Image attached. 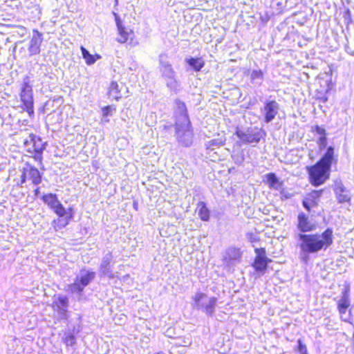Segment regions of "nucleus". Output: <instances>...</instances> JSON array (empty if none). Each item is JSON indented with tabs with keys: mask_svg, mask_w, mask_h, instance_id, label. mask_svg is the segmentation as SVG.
Returning a JSON list of instances; mask_svg holds the SVG:
<instances>
[{
	"mask_svg": "<svg viewBox=\"0 0 354 354\" xmlns=\"http://www.w3.org/2000/svg\"><path fill=\"white\" fill-rule=\"evenodd\" d=\"M346 51L351 55L354 56V39L351 41H348L345 46Z\"/></svg>",
	"mask_w": 354,
	"mask_h": 354,
	"instance_id": "nucleus-34",
	"label": "nucleus"
},
{
	"mask_svg": "<svg viewBox=\"0 0 354 354\" xmlns=\"http://www.w3.org/2000/svg\"><path fill=\"white\" fill-rule=\"evenodd\" d=\"M303 206L308 212L310 210V205H309V204H308V203L307 201H303Z\"/></svg>",
	"mask_w": 354,
	"mask_h": 354,
	"instance_id": "nucleus-38",
	"label": "nucleus"
},
{
	"mask_svg": "<svg viewBox=\"0 0 354 354\" xmlns=\"http://www.w3.org/2000/svg\"><path fill=\"white\" fill-rule=\"evenodd\" d=\"M124 89H126V87L122 83L119 84L118 82L113 81L109 88V94L115 100H119L122 96V90Z\"/></svg>",
	"mask_w": 354,
	"mask_h": 354,
	"instance_id": "nucleus-22",
	"label": "nucleus"
},
{
	"mask_svg": "<svg viewBox=\"0 0 354 354\" xmlns=\"http://www.w3.org/2000/svg\"><path fill=\"white\" fill-rule=\"evenodd\" d=\"M88 283V278L87 276L76 278L73 283L68 285L65 290L70 293L81 292Z\"/></svg>",
	"mask_w": 354,
	"mask_h": 354,
	"instance_id": "nucleus-19",
	"label": "nucleus"
},
{
	"mask_svg": "<svg viewBox=\"0 0 354 354\" xmlns=\"http://www.w3.org/2000/svg\"><path fill=\"white\" fill-rule=\"evenodd\" d=\"M64 342L67 346L74 345L75 344V335L72 333L66 334L64 337Z\"/></svg>",
	"mask_w": 354,
	"mask_h": 354,
	"instance_id": "nucleus-28",
	"label": "nucleus"
},
{
	"mask_svg": "<svg viewBox=\"0 0 354 354\" xmlns=\"http://www.w3.org/2000/svg\"><path fill=\"white\" fill-rule=\"evenodd\" d=\"M100 57L101 56L100 55L96 54L95 55H92L90 54V65L94 64L96 60L99 59Z\"/></svg>",
	"mask_w": 354,
	"mask_h": 354,
	"instance_id": "nucleus-35",
	"label": "nucleus"
},
{
	"mask_svg": "<svg viewBox=\"0 0 354 354\" xmlns=\"http://www.w3.org/2000/svg\"><path fill=\"white\" fill-rule=\"evenodd\" d=\"M241 252L239 248L230 247L225 251L224 260L230 264H234L236 262H239L241 259Z\"/></svg>",
	"mask_w": 354,
	"mask_h": 354,
	"instance_id": "nucleus-20",
	"label": "nucleus"
},
{
	"mask_svg": "<svg viewBox=\"0 0 354 354\" xmlns=\"http://www.w3.org/2000/svg\"><path fill=\"white\" fill-rule=\"evenodd\" d=\"M333 189L339 203H349L351 199L350 191L344 185L340 178L334 180Z\"/></svg>",
	"mask_w": 354,
	"mask_h": 354,
	"instance_id": "nucleus-12",
	"label": "nucleus"
},
{
	"mask_svg": "<svg viewBox=\"0 0 354 354\" xmlns=\"http://www.w3.org/2000/svg\"><path fill=\"white\" fill-rule=\"evenodd\" d=\"M298 348L297 351L299 354H308L306 346L303 343L301 339L297 340Z\"/></svg>",
	"mask_w": 354,
	"mask_h": 354,
	"instance_id": "nucleus-32",
	"label": "nucleus"
},
{
	"mask_svg": "<svg viewBox=\"0 0 354 354\" xmlns=\"http://www.w3.org/2000/svg\"><path fill=\"white\" fill-rule=\"evenodd\" d=\"M19 97L20 107L23 111H26L30 117H33L35 114L34 109V97L32 86L28 80H24L20 89Z\"/></svg>",
	"mask_w": 354,
	"mask_h": 354,
	"instance_id": "nucleus-6",
	"label": "nucleus"
},
{
	"mask_svg": "<svg viewBox=\"0 0 354 354\" xmlns=\"http://www.w3.org/2000/svg\"><path fill=\"white\" fill-rule=\"evenodd\" d=\"M232 158L235 164L240 165L244 161V155L241 152H238L236 153H233L232 155Z\"/></svg>",
	"mask_w": 354,
	"mask_h": 354,
	"instance_id": "nucleus-29",
	"label": "nucleus"
},
{
	"mask_svg": "<svg viewBox=\"0 0 354 354\" xmlns=\"http://www.w3.org/2000/svg\"><path fill=\"white\" fill-rule=\"evenodd\" d=\"M196 212L200 218L203 221H207L209 219V210L207 207L205 203L200 201L197 204Z\"/></svg>",
	"mask_w": 354,
	"mask_h": 354,
	"instance_id": "nucleus-26",
	"label": "nucleus"
},
{
	"mask_svg": "<svg viewBox=\"0 0 354 354\" xmlns=\"http://www.w3.org/2000/svg\"><path fill=\"white\" fill-rule=\"evenodd\" d=\"M350 306L349 293L348 290H344L342 292V297L338 301V310L341 315L342 319L346 322L348 319V315H346V310Z\"/></svg>",
	"mask_w": 354,
	"mask_h": 354,
	"instance_id": "nucleus-18",
	"label": "nucleus"
},
{
	"mask_svg": "<svg viewBox=\"0 0 354 354\" xmlns=\"http://www.w3.org/2000/svg\"><path fill=\"white\" fill-rule=\"evenodd\" d=\"M114 110L111 106H106L102 109V120L108 122L109 120L106 119V117L112 115V112Z\"/></svg>",
	"mask_w": 354,
	"mask_h": 354,
	"instance_id": "nucleus-30",
	"label": "nucleus"
},
{
	"mask_svg": "<svg viewBox=\"0 0 354 354\" xmlns=\"http://www.w3.org/2000/svg\"><path fill=\"white\" fill-rule=\"evenodd\" d=\"M113 14L115 17V21L118 31L117 41L121 44L125 43L129 38H132L133 36V31L130 28L123 26L120 18L117 13L113 12Z\"/></svg>",
	"mask_w": 354,
	"mask_h": 354,
	"instance_id": "nucleus-15",
	"label": "nucleus"
},
{
	"mask_svg": "<svg viewBox=\"0 0 354 354\" xmlns=\"http://www.w3.org/2000/svg\"><path fill=\"white\" fill-rule=\"evenodd\" d=\"M322 193V190L314 191L311 193V196L314 198H319Z\"/></svg>",
	"mask_w": 354,
	"mask_h": 354,
	"instance_id": "nucleus-37",
	"label": "nucleus"
},
{
	"mask_svg": "<svg viewBox=\"0 0 354 354\" xmlns=\"http://www.w3.org/2000/svg\"><path fill=\"white\" fill-rule=\"evenodd\" d=\"M266 183L271 189L280 190L282 187V183L279 181L274 173H270L266 175Z\"/></svg>",
	"mask_w": 354,
	"mask_h": 354,
	"instance_id": "nucleus-25",
	"label": "nucleus"
},
{
	"mask_svg": "<svg viewBox=\"0 0 354 354\" xmlns=\"http://www.w3.org/2000/svg\"><path fill=\"white\" fill-rule=\"evenodd\" d=\"M81 50L82 52L83 57L86 59V63H88V52L84 47H81Z\"/></svg>",
	"mask_w": 354,
	"mask_h": 354,
	"instance_id": "nucleus-36",
	"label": "nucleus"
},
{
	"mask_svg": "<svg viewBox=\"0 0 354 354\" xmlns=\"http://www.w3.org/2000/svg\"><path fill=\"white\" fill-rule=\"evenodd\" d=\"M254 252L256 257L252 266L256 271L263 273L271 260L266 257V250L263 248H255Z\"/></svg>",
	"mask_w": 354,
	"mask_h": 354,
	"instance_id": "nucleus-13",
	"label": "nucleus"
},
{
	"mask_svg": "<svg viewBox=\"0 0 354 354\" xmlns=\"http://www.w3.org/2000/svg\"><path fill=\"white\" fill-rule=\"evenodd\" d=\"M41 200L58 216L52 221L53 229L58 231L65 227L73 218V209L71 207L66 209L55 194H46L42 196Z\"/></svg>",
	"mask_w": 354,
	"mask_h": 354,
	"instance_id": "nucleus-3",
	"label": "nucleus"
},
{
	"mask_svg": "<svg viewBox=\"0 0 354 354\" xmlns=\"http://www.w3.org/2000/svg\"><path fill=\"white\" fill-rule=\"evenodd\" d=\"M34 194L35 196H38L39 194V187H37L36 189H35L34 190Z\"/></svg>",
	"mask_w": 354,
	"mask_h": 354,
	"instance_id": "nucleus-39",
	"label": "nucleus"
},
{
	"mask_svg": "<svg viewBox=\"0 0 354 354\" xmlns=\"http://www.w3.org/2000/svg\"><path fill=\"white\" fill-rule=\"evenodd\" d=\"M30 138L34 143V148L32 150H28V152L32 154L31 157L38 163L41 169H44L43 152L46 149V143L42 142L40 146H36L37 142H41V138L33 133L30 134Z\"/></svg>",
	"mask_w": 354,
	"mask_h": 354,
	"instance_id": "nucleus-11",
	"label": "nucleus"
},
{
	"mask_svg": "<svg viewBox=\"0 0 354 354\" xmlns=\"http://www.w3.org/2000/svg\"><path fill=\"white\" fill-rule=\"evenodd\" d=\"M221 145H222V142L220 140L214 139V140H209L206 144V146H207V149H211V150H214V147L219 146Z\"/></svg>",
	"mask_w": 354,
	"mask_h": 354,
	"instance_id": "nucleus-33",
	"label": "nucleus"
},
{
	"mask_svg": "<svg viewBox=\"0 0 354 354\" xmlns=\"http://www.w3.org/2000/svg\"><path fill=\"white\" fill-rule=\"evenodd\" d=\"M279 109V104L274 100H266L263 107L261 109L264 122L266 123L271 122L278 114Z\"/></svg>",
	"mask_w": 354,
	"mask_h": 354,
	"instance_id": "nucleus-10",
	"label": "nucleus"
},
{
	"mask_svg": "<svg viewBox=\"0 0 354 354\" xmlns=\"http://www.w3.org/2000/svg\"><path fill=\"white\" fill-rule=\"evenodd\" d=\"M68 299L66 296H58L50 304L53 310L58 313L60 317L67 319L68 318Z\"/></svg>",
	"mask_w": 354,
	"mask_h": 354,
	"instance_id": "nucleus-14",
	"label": "nucleus"
},
{
	"mask_svg": "<svg viewBox=\"0 0 354 354\" xmlns=\"http://www.w3.org/2000/svg\"><path fill=\"white\" fill-rule=\"evenodd\" d=\"M235 134L243 143L256 145L266 136V133L262 129L250 127L246 129H237Z\"/></svg>",
	"mask_w": 354,
	"mask_h": 354,
	"instance_id": "nucleus-7",
	"label": "nucleus"
},
{
	"mask_svg": "<svg viewBox=\"0 0 354 354\" xmlns=\"http://www.w3.org/2000/svg\"><path fill=\"white\" fill-rule=\"evenodd\" d=\"M94 272H90L89 276H90V281L94 277Z\"/></svg>",
	"mask_w": 354,
	"mask_h": 354,
	"instance_id": "nucleus-40",
	"label": "nucleus"
},
{
	"mask_svg": "<svg viewBox=\"0 0 354 354\" xmlns=\"http://www.w3.org/2000/svg\"><path fill=\"white\" fill-rule=\"evenodd\" d=\"M297 227L300 232L297 235V246L300 250L302 259L307 261L310 254L326 251L333 243V230L327 227L322 233H310L316 229V225L310 222L309 217L304 212L297 216Z\"/></svg>",
	"mask_w": 354,
	"mask_h": 354,
	"instance_id": "nucleus-1",
	"label": "nucleus"
},
{
	"mask_svg": "<svg viewBox=\"0 0 354 354\" xmlns=\"http://www.w3.org/2000/svg\"><path fill=\"white\" fill-rule=\"evenodd\" d=\"M312 131L319 136L317 141L319 148L322 150L326 147L327 145V138L326 129L319 125H315L312 127Z\"/></svg>",
	"mask_w": 354,
	"mask_h": 354,
	"instance_id": "nucleus-23",
	"label": "nucleus"
},
{
	"mask_svg": "<svg viewBox=\"0 0 354 354\" xmlns=\"http://www.w3.org/2000/svg\"><path fill=\"white\" fill-rule=\"evenodd\" d=\"M271 6L278 12H281L283 7V4L281 0H271Z\"/></svg>",
	"mask_w": 354,
	"mask_h": 354,
	"instance_id": "nucleus-31",
	"label": "nucleus"
},
{
	"mask_svg": "<svg viewBox=\"0 0 354 354\" xmlns=\"http://www.w3.org/2000/svg\"><path fill=\"white\" fill-rule=\"evenodd\" d=\"M175 137L179 145L189 147L193 144L194 132L191 123L175 124Z\"/></svg>",
	"mask_w": 354,
	"mask_h": 354,
	"instance_id": "nucleus-8",
	"label": "nucleus"
},
{
	"mask_svg": "<svg viewBox=\"0 0 354 354\" xmlns=\"http://www.w3.org/2000/svg\"><path fill=\"white\" fill-rule=\"evenodd\" d=\"M337 162V155H335V148L329 146L326 148L319 160L308 167L310 183L314 186L322 185L330 177L332 165Z\"/></svg>",
	"mask_w": 354,
	"mask_h": 354,
	"instance_id": "nucleus-2",
	"label": "nucleus"
},
{
	"mask_svg": "<svg viewBox=\"0 0 354 354\" xmlns=\"http://www.w3.org/2000/svg\"><path fill=\"white\" fill-rule=\"evenodd\" d=\"M250 82L254 87H259L264 81V75L261 69H253L249 73Z\"/></svg>",
	"mask_w": 354,
	"mask_h": 354,
	"instance_id": "nucleus-21",
	"label": "nucleus"
},
{
	"mask_svg": "<svg viewBox=\"0 0 354 354\" xmlns=\"http://www.w3.org/2000/svg\"><path fill=\"white\" fill-rule=\"evenodd\" d=\"M159 65L161 76L165 80L167 87L170 91L176 93L180 90V82L177 80L176 73L166 55H160Z\"/></svg>",
	"mask_w": 354,
	"mask_h": 354,
	"instance_id": "nucleus-4",
	"label": "nucleus"
},
{
	"mask_svg": "<svg viewBox=\"0 0 354 354\" xmlns=\"http://www.w3.org/2000/svg\"><path fill=\"white\" fill-rule=\"evenodd\" d=\"M175 110H174V115L176 118L175 124H188L191 123L185 104L180 101V100H176L175 101Z\"/></svg>",
	"mask_w": 354,
	"mask_h": 354,
	"instance_id": "nucleus-16",
	"label": "nucleus"
},
{
	"mask_svg": "<svg viewBox=\"0 0 354 354\" xmlns=\"http://www.w3.org/2000/svg\"><path fill=\"white\" fill-rule=\"evenodd\" d=\"M27 180H30L33 185H38L42 181V173L28 162L23 167L18 185L21 186Z\"/></svg>",
	"mask_w": 354,
	"mask_h": 354,
	"instance_id": "nucleus-9",
	"label": "nucleus"
},
{
	"mask_svg": "<svg viewBox=\"0 0 354 354\" xmlns=\"http://www.w3.org/2000/svg\"><path fill=\"white\" fill-rule=\"evenodd\" d=\"M113 259V256L110 252L106 253L102 261L100 268V273L107 277L110 279H114L116 278V275L111 270V261Z\"/></svg>",
	"mask_w": 354,
	"mask_h": 354,
	"instance_id": "nucleus-17",
	"label": "nucleus"
},
{
	"mask_svg": "<svg viewBox=\"0 0 354 354\" xmlns=\"http://www.w3.org/2000/svg\"><path fill=\"white\" fill-rule=\"evenodd\" d=\"M185 63L194 71H200L205 65V62L202 57H187L185 59Z\"/></svg>",
	"mask_w": 354,
	"mask_h": 354,
	"instance_id": "nucleus-24",
	"label": "nucleus"
},
{
	"mask_svg": "<svg viewBox=\"0 0 354 354\" xmlns=\"http://www.w3.org/2000/svg\"><path fill=\"white\" fill-rule=\"evenodd\" d=\"M193 307L201 310L208 317L214 315L218 299L216 297H209L204 292H198L192 297Z\"/></svg>",
	"mask_w": 354,
	"mask_h": 354,
	"instance_id": "nucleus-5",
	"label": "nucleus"
},
{
	"mask_svg": "<svg viewBox=\"0 0 354 354\" xmlns=\"http://www.w3.org/2000/svg\"><path fill=\"white\" fill-rule=\"evenodd\" d=\"M41 43V40L39 38H32L28 46V50L31 55H37L39 53Z\"/></svg>",
	"mask_w": 354,
	"mask_h": 354,
	"instance_id": "nucleus-27",
	"label": "nucleus"
}]
</instances>
